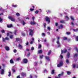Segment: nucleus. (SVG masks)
Here are the masks:
<instances>
[{
    "label": "nucleus",
    "instance_id": "37",
    "mask_svg": "<svg viewBox=\"0 0 78 78\" xmlns=\"http://www.w3.org/2000/svg\"><path fill=\"white\" fill-rule=\"evenodd\" d=\"M66 34H68V35H69V34H70V32H66Z\"/></svg>",
    "mask_w": 78,
    "mask_h": 78
},
{
    "label": "nucleus",
    "instance_id": "52",
    "mask_svg": "<svg viewBox=\"0 0 78 78\" xmlns=\"http://www.w3.org/2000/svg\"><path fill=\"white\" fill-rule=\"evenodd\" d=\"M66 19H67V20H69V17L67 16H66Z\"/></svg>",
    "mask_w": 78,
    "mask_h": 78
},
{
    "label": "nucleus",
    "instance_id": "27",
    "mask_svg": "<svg viewBox=\"0 0 78 78\" xmlns=\"http://www.w3.org/2000/svg\"><path fill=\"white\" fill-rule=\"evenodd\" d=\"M66 62L67 64H69V60H68V59H66Z\"/></svg>",
    "mask_w": 78,
    "mask_h": 78
},
{
    "label": "nucleus",
    "instance_id": "38",
    "mask_svg": "<svg viewBox=\"0 0 78 78\" xmlns=\"http://www.w3.org/2000/svg\"><path fill=\"white\" fill-rule=\"evenodd\" d=\"M60 22L62 23H64V20H60Z\"/></svg>",
    "mask_w": 78,
    "mask_h": 78
},
{
    "label": "nucleus",
    "instance_id": "5",
    "mask_svg": "<svg viewBox=\"0 0 78 78\" xmlns=\"http://www.w3.org/2000/svg\"><path fill=\"white\" fill-rule=\"evenodd\" d=\"M8 18L10 20H11V21H12V22H14V21H15V19L14 17H12L11 16H9L8 17Z\"/></svg>",
    "mask_w": 78,
    "mask_h": 78
},
{
    "label": "nucleus",
    "instance_id": "35",
    "mask_svg": "<svg viewBox=\"0 0 78 78\" xmlns=\"http://www.w3.org/2000/svg\"><path fill=\"white\" fill-rule=\"evenodd\" d=\"M41 47H42L41 44H40L38 46V48H41Z\"/></svg>",
    "mask_w": 78,
    "mask_h": 78
},
{
    "label": "nucleus",
    "instance_id": "21",
    "mask_svg": "<svg viewBox=\"0 0 78 78\" xmlns=\"http://www.w3.org/2000/svg\"><path fill=\"white\" fill-rule=\"evenodd\" d=\"M63 40H67V37H64L63 38Z\"/></svg>",
    "mask_w": 78,
    "mask_h": 78
},
{
    "label": "nucleus",
    "instance_id": "4",
    "mask_svg": "<svg viewBox=\"0 0 78 78\" xmlns=\"http://www.w3.org/2000/svg\"><path fill=\"white\" fill-rule=\"evenodd\" d=\"M63 65V62L62 61H61L59 62V63L57 65V67H61V66H62Z\"/></svg>",
    "mask_w": 78,
    "mask_h": 78
},
{
    "label": "nucleus",
    "instance_id": "26",
    "mask_svg": "<svg viewBox=\"0 0 78 78\" xmlns=\"http://www.w3.org/2000/svg\"><path fill=\"white\" fill-rule=\"evenodd\" d=\"M11 71H9V75H8V76H11Z\"/></svg>",
    "mask_w": 78,
    "mask_h": 78
},
{
    "label": "nucleus",
    "instance_id": "64",
    "mask_svg": "<svg viewBox=\"0 0 78 78\" xmlns=\"http://www.w3.org/2000/svg\"><path fill=\"white\" fill-rule=\"evenodd\" d=\"M76 39L77 41H78V37H76Z\"/></svg>",
    "mask_w": 78,
    "mask_h": 78
},
{
    "label": "nucleus",
    "instance_id": "17",
    "mask_svg": "<svg viewBox=\"0 0 78 78\" xmlns=\"http://www.w3.org/2000/svg\"><path fill=\"white\" fill-rule=\"evenodd\" d=\"M9 34H12V32H9V33H7V36H9Z\"/></svg>",
    "mask_w": 78,
    "mask_h": 78
},
{
    "label": "nucleus",
    "instance_id": "19",
    "mask_svg": "<svg viewBox=\"0 0 78 78\" xmlns=\"http://www.w3.org/2000/svg\"><path fill=\"white\" fill-rule=\"evenodd\" d=\"M19 47L20 48V49H21V48H22V46L20 44H19Z\"/></svg>",
    "mask_w": 78,
    "mask_h": 78
},
{
    "label": "nucleus",
    "instance_id": "7",
    "mask_svg": "<svg viewBox=\"0 0 78 78\" xmlns=\"http://www.w3.org/2000/svg\"><path fill=\"white\" fill-rule=\"evenodd\" d=\"M45 58L46 60L48 61H50V57L47 56H45Z\"/></svg>",
    "mask_w": 78,
    "mask_h": 78
},
{
    "label": "nucleus",
    "instance_id": "48",
    "mask_svg": "<svg viewBox=\"0 0 78 78\" xmlns=\"http://www.w3.org/2000/svg\"><path fill=\"white\" fill-rule=\"evenodd\" d=\"M37 62H35L34 63V66H37Z\"/></svg>",
    "mask_w": 78,
    "mask_h": 78
},
{
    "label": "nucleus",
    "instance_id": "30",
    "mask_svg": "<svg viewBox=\"0 0 78 78\" xmlns=\"http://www.w3.org/2000/svg\"><path fill=\"white\" fill-rule=\"evenodd\" d=\"M4 73V70L3 69H2L1 71V74H3Z\"/></svg>",
    "mask_w": 78,
    "mask_h": 78
},
{
    "label": "nucleus",
    "instance_id": "16",
    "mask_svg": "<svg viewBox=\"0 0 78 78\" xmlns=\"http://www.w3.org/2000/svg\"><path fill=\"white\" fill-rule=\"evenodd\" d=\"M20 41V39L19 38H16V41L18 42V41Z\"/></svg>",
    "mask_w": 78,
    "mask_h": 78
},
{
    "label": "nucleus",
    "instance_id": "18",
    "mask_svg": "<svg viewBox=\"0 0 78 78\" xmlns=\"http://www.w3.org/2000/svg\"><path fill=\"white\" fill-rule=\"evenodd\" d=\"M51 51L50 50L49 51H48V55H50L51 54Z\"/></svg>",
    "mask_w": 78,
    "mask_h": 78
},
{
    "label": "nucleus",
    "instance_id": "22",
    "mask_svg": "<svg viewBox=\"0 0 78 78\" xmlns=\"http://www.w3.org/2000/svg\"><path fill=\"white\" fill-rule=\"evenodd\" d=\"M54 73H55V70L53 69L51 71V74H54Z\"/></svg>",
    "mask_w": 78,
    "mask_h": 78
},
{
    "label": "nucleus",
    "instance_id": "63",
    "mask_svg": "<svg viewBox=\"0 0 78 78\" xmlns=\"http://www.w3.org/2000/svg\"><path fill=\"white\" fill-rule=\"evenodd\" d=\"M3 42H5V39L3 38Z\"/></svg>",
    "mask_w": 78,
    "mask_h": 78
},
{
    "label": "nucleus",
    "instance_id": "13",
    "mask_svg": "<svg viewBox=\"0 0 78 78\" xmlns=\"http://www.w3.org/2000/svg\"><path fill=\"white\" fill-rule=\"evenodd\" d=\"M38 53H40V54H41L42 53V50H40L38 51Z\"/></svg>",
    "mask_w": 78,
    "mask_h": 78
},
{
    "label": "nucleus",
    "instance_id": "41",
    "mask_svg": "<svg viewBox=\"0 0 78 78\" xmlns=\"http://www.w3.org/2000/svg\"><path fill=\"white\" fill-rule=\"evenodd\" d=\"M73 30L75 31V32H76V31H78V29H77L76 30L74 29Z\"/></svg>",
    "mask_w": 78,
    "mask_h": 78
},
{
    "label": "nucleus",
    "instance_id": "59",
    "mask_svg": "<svg viewBox=\"0 0 78 78\" xmlns=\"http://www.w3.org/2000/svg\"><path fill=\"white\" fill-rule=\"evenodd\" d=\"M17 51V50L16 49H14V51H13V52L14 53H16Z\"/></svg>",
    "mask_w": 78,
    "mask_h": 78
},
{
    "label": "nucleus",
    "instance_id": "53",
    "mask_svg": "<svg viewBox=\"0 0 78 78\" xmlns=\"http://www.w3.org/2000/svg\"><path fill=\"white\" fill-rule=\"evenodd\" d=\"M67 52V49H65L64 51V53H66Z\"/></svg>",
    "mask_w": 78,
    "mask_h": 78
},
{
    "label": "nucleus",
    "instance_id": "34",
    "mask_svg": "<svg viewBox=\"0 0 78 78\" xmlns=\"http://www.w3.org/2000/svg\"><path fill=\"white\" fill-rule=\"evenodd\" d=\"M39 12V11L38 10H36V11L35 12V13L36 14H38Z\"/></svg>",
    "mask_w": 78,
    "mask_h": 78
},
{
    "label": "nucleus",
    "instance_id": "39",
    "mask_svg": "<svg viewBox=\"0 0 78 78\" xmlns=\"http://www.w3.org/2000/svg\"><path fill=\"white\" fill-rule=\"evenodd\" d=\"M47 70L46 69H45L44 71H43V73H47Z\"/></svg>",
    "mask_w": 78,
    "mask_h": 78
},
{
    "label": "nucleus",
    "instance_id": "61",
    "mask_svg": "<svg viewBox=\"0 0 78 78\" xmlns=\"http://www.w3.org/2000/svg\"><path fill=\"white\" fill-rule=\"evenodd\" d=\"M60 57H61V59H62V58H63V56H62V55H60Z\"/></svg>",
    "mask_w": 78,
    "mask_h": 78
},
{
    "label": "nucleus",
    "instance_id": "8",
    "mask_svg": "<svg viewBox=\"0 0 78 78\" xmlns=\"http://www.w3.org/2000/svg\"><path fill=\"white\" fill-rule=\"evenodd\" d=\"M61 29H62L63 28H64V27L63 26V25L62 24H61L60 26H58V29H61Z\"/></svg>",
    "mask_w": 78,
    "mask_h": 78
},
{
    "label": "nucleus",
    "instance_id": "49",
    "mask_svg": "<svg viewBox=\"0 0 78 78\" xmlns=\"http://www.w3.org/2000/svg\"><path fill=\"white\" fill-rule=\"evenodd\" d=\"M47 12L48 13H50V12H51V11L50 10H48Z\"/></svg>",
    "mask_w": 78,
    "mask_h": 78
},
{
    "label": "nucleus",
    "instance_id": "9",
    "mask_svg": "<svg viewBox=\"0 0 78 78\" xmlns=\"http://www.w3.org/2000/svg\"><path fill=\"white\" fill-rule=\"evenodd\" d=\"M3 13L0 14V22H1L3 20V19H2L1 18V17H0V16H1V15H3Z\"/></svg>",
    "mask_w": 78,
    "mask_h": 78
},
{
    "label": "nucleus",
    "instance_id": "54",
    "mask_svg": "<svg viewBox=\"0 0 78 78\" xmlns=\"http://www.w3.org/2000/svg\"><path fill=\"white\" fill-rule=\"evenodd\" d=\"M32 20H33V21H34V17L33 16L32 17Z\"/></svg>",
    "mask_w": 78,
    "mask_h": 78
},
{
    "label": "nucleus",
    "instance_id": "55",
    "mask_svg": "<svg viewBox=\"0 0 78 78\" xmlns=\"http://www.w3.org/2000/svg\"><path fill=\"white\" fill-rule=\"evenodd\" d=\"M61 44H58V47H61Z\"/></svg>",
    "mask_w": 78,
    "mask_h": 78
},
{
    "label": "nucleus",
    "instance_id": "44",
    "mask_svg": "<svg viewBox=\"0 0 78 78\" xmlns=\"http://www.w3.org/2000/svg\"><path fill=\"white\" fill-rule=\"evenodd\" d=\"M78 54H76L74 55V57H76L77 56H78Z\"/></svg>",
    "mask_w": 78,
    "mask_h": 78
},
{
    "label": "nucleus",
    "instance_id": "14",
    "mask_svg": "<svg viewBox=\"0 0 78 78\" xmlns=\"http://www.w3.org/2000/svg\"><path fill=\"white\" fill-rule=\"evenodd\" d=\"M8 28H11V27H12V24H10L9 25H7Z\"/></svg>",
    "mask_w": 78,
    "mask_h": 78
},
{
    "label": "nucleus",
    "instance_id": "62",
    "mask_svg": "<svg viewBox=\"0 0 78 78\" xmlns=\"http://www.w3.org/2000/svg\"><path fill=\"white\" fill-rule=\"evenodd\" d=\"M48 30H49V31H50V29H51L50 27H48Z\"/></svg>",
    "mask_w": 78,
    "mask_h": 78
},
{
    "label": "nucleus",
    "instance_id": "51",
    "mask_svg": "<svg viewBox=\"0 0 78 78\" xmlns=\"http://www.w3.org/2000/svg\"><path fill=\"white\" fill-rule=\"evenodd\" d=\"M30 53L29 52L27 54V56H30Z\"/></svg>",
    "mask_w": 78,
    "mask_h": 78
},
{
    "label": "nucleus",
    "instance_id": "25",
    "mask_svg": "<svg viewBox=\"0 0 78 78\" xmlns=\"http://www.w3.org/2000/svg\"><path fill=\"white\" fill-rule=\"evenodd\" d=\"M12 6H13V7H14V8H16V7H17V5H12Z\"/></svg>",
    "mask_w": 78,
    "mask_h": 78
},
{
    "label": "nucleus",
    "instance_id": "11",
    "mask_svg": "<svg viewBox=\"0 0 78 78\" xmlns=\"http://www.w3.org/2000/svg\"><path fill=\"white\" fill-rule=\"evenodd\" d=\"M31 25H35V24H36V23L34 21H33V22H31L30 23Z\"/></svg>",
    "mask_w": 78,
    "mask_h": 78
},
{
    "label": "nucleus",
    "instance_id": "10",
    "mask_svg": "<svg viewBox=\"0 0 78 78\" xmlns=\"http://www.w3.org/2000/svg\"><path fill=\"white\" fill-rule=\"evenodd\" d=\"M5 49L7 51H8V50H9V47L8 46H6L5 47Z\"/></svg>",
    "mask_w": 78,
    "mask_h": 78
},
{
    "label": "nucleus",
    "instance_id": "29",
    "mask_svg": "<svg viewBox=\"0 0 78 78\" xmlns=\"http://www.w3.org/2000/svg\"><path fill=\"white\" fill-rule=\"evenodd\" d=\"M43 25H44V28H45V27H46V25H47L46 24V23H43Z\"/></svg>",
    "mask_w": 78,
    "mask_h": 78
},
{
    "label": "nucleus",
    "instance_id": "43",
    "mask_svg": "<svg viewBox=\"0 0 78 78\" xmlns=\"http://www.w3.org/2000/svg\"><path fill=\"white\" fill-rule=\"evenodd\" d=\"M57 44L58 45V44H59V40H58L57 41Z\"/></svg>",
    "mask_w": 78,
    "mask_h": 78
},
{
    "label": "nucleus",
    "instance_id": "46",
    "mask_svg": "<svg viewBox=\"0 0 78 78\" xmlns=\"http://www.w3.org/2000/svg\"><path fill=\"white\" fill-rule=\"evenodd\" d=\"M29 44L28 41H27V43H26V45H28Z\"/></svg>",
    "mask_w": 78,
    "mask_h": 78
},
{
    "label": "nucleus",
    "instance_id": "33",
    "mask_svg": "<svg viewBox=\"0 0 78 78\" xmlns=\"http://www.w3.org/2000/svg\"><path fill=\"white\" fill-rule=\"evenodd\" d=\"M17 32V30H15L14 32V34L15 35H16V33Z\"/></svg>",
    "mask_w": 78,
    "mask_h": 78
},
{
    "label": "nucleus",
    "instance_id": "60",
    "mask_svg": "<svg viewBox=\"0 0 78 78\" xmlns=\"http://www.w3.org/2000/svg\"><path fill=\"white\" fill-rule=\"evenodd\" d=\"M71 24L72 25H73V26L74 25V23H73V22H71Z\"/></svg>",
    "mask_w": 78,
    "mask_h": 78
},
{
    "label": "nucleus",
    "instance_id": "31",
    "mask_svg": "<svg viewBox=\"0 0 78 78\" xmlns=\"http://www.w3.org/2000/svg\"><path fill=\"white\" fill-rule=\"evenodd\" d=\"M41 35L42 36H45V34L44 33H42Z\"/></svg>",
    "mask_w": 78,
    "mask_h": 78
},
{
    "label": "nucleus",
    "instance_id": "56",
    "mask_svg": "<svg viewBox=\"0 0 78 78\" xmlns=\"http://www.w3.org/2000/svg\"><path fill=\"white\" fill-rule=\"evenodd\" d=\"M34 47H32V48H31V50H34Z\"/></svg>",
    "mask_w": 78,
    "mask_h": 78
},
{
    "label": "nucleus",
    "instance_id": "57",
    "mask_svg": "<svg viewBox=\"0 0 78 78\" xmlns=\"http://www.w3.org/2000/svg\"><path fill=\"white\" fill-rule=\"evenodd\" d=\"M16 78H20V76L19 75L17 76Z\"/></svg>",
    "mask_w": 78,
    "mask_h": 78
},
{
    "label": "nucleus",
    "instance_id": "24",
    "mask_svg": "<svg viewBox=\"0 0 78 78\" xmlns=\"http://www.w3.org/2000/svg\"><path fill=\"white\" fill-rule=\"evenodd\" d=\"M67 58H69V57H70V53H67Z\"/></svg>",
    "mask_w": 78,
    "mask_h": 78
},
{
    "label": "nucleus",
    "instance_id": "32",
    "mask_svg": "<svg viewBox=\"0 0 78 78\" xmlns=\"http://www.w3.org/2000/svg\"><path fill=\"white\" fill-rule=\"evenodd\" d=\"M16 15L17 16H20V14L19 13H16Z\"/></svg>",
    "mask_w": 78,
    "mask_h": 78
},
{
    "label": "nucleus",
    "instance_id": "2",
    "mask_svg": "<svg viewBox=\"0 0 78 78\" xmlns=\"http://www.w3.org/2000/svg\"><path fill=\"white\" fill-rule=\"evenodd\" d=\"M28 62V60L27 59L24 58L21 62L22 64H26Z\"/></svg>",
    "mask_w": 78,
    "mask_h": 78
},
{
    "label": "nucleus",
    "instance_id": "45",
    "mask_svg": "<svg viewBox=\"0 0 78 78\" xmlns=\"http://www.w3.org/2000/svg\"><path fill=\"white\" fill-rule=\"evenodd\" d=\"M40 58H41V59H42V58H43V55H40Z\"/></svg>",
    "mask_w": 78,
    "mask_h": 78
},
{
    "label": "nucleus",
    "instance_id": "12",
    "mask_svg": "<svg viewBox=\"0 0 78 78\" xmlns=\"http://www.w3.org/2000/svg\"><path fill=\"white\" fill-rule=\"evenodd\" d=\"M10 62L11 63V64H13V63H14V61H13L12 59H11L10 60Z\"/></svg>",
    "mask_w": 78,
    "mask_h": 78
},
{
    "label": "nucleus",
    "instance_id": "58",
    "mask_svg": "<svg viewBox=\"0 0 78 78\" xmlns=\"http://www.w3.org/2000/svg\"><path fill=\"white\" fill-rule=\"evenodd\" d=\"M5 39H6V40H9V38L8 37H6L5 38Z\"/></svg>",
    "mask_w": 78,
    "mask_h": 78
},
{
    "label": "nucleus",
    "instance_id": "1",
    "mask_svg": "<svg viewBox=\"0 0 78 78\" xmlns=\"http://www.w3.org/2000/svg\"><path fill=\"white\" fill-rule=\"evenodd\" d=\"M29 34L30 36H33V33H34V30H32L31 29H30L29 31Z\"/></svg>",
    "mask_w": 78,
    "mask_h": 78
},
{
    "label": "nucleus",
    "instance_id": "23",
    "mask_svg": "<svg viewBox=\"0 0 78 78\" xmlns=\"http://www.w3.org/2000/svg\"><path fill=\"white\" fill-rule=\"evenodd\" d=\"M21 59H20V58L19 57V58H18L16 59V61H20V60Z\"/></svg>",
    "mask_w": 78,
    "mask_h": 78
},
{
    "label": "nucleus",
    "instance_id": "6",
    "mask_svg": "<svg viewBox=\"0 0 78 78\" xmlns=\"http://www.w3.org/2000/svg\"><path fill=\"white\" fill-rule=\"evenodd\" d=\"M45 20L46 22H48V23H50V18L48 17H46L45 18Z\"/></svg>",
    "mask_w": 78,
    "mask_h": 78
},
{
    "label": "nucleus",
    "instance_id": "15",
    "mask_svg": "<svg viewBox=\"0 0 78 78\" xmlns=\"http://www.w3.org/2000/svg\"><path fill=\"white\" fill-rule=\"evenodd\" d=\"M21 23L23 25H25V24H26L25 23V22H24V20H22V21Z\"/></svg>",
    "mask_w": 78,
    "mask_h": 78
},
{
    "label": "nucleus",
    "instance_id": "40",
    "mask_svg": "<svg viewBox=\"0 0 78 78\" xmlns=\"http://www.w3.org/2000/svg\"><path fill=\"white\" fill-rule=\"evenodd\" d=\"M34 9L30 8V11H34Z\"/></svg>",
    "mask_w": 78,
    "mask_h": 78
},
{
    "label": "nucleus",
    "instance_id": "20",
    "mask_svg": "<svg viewBox=\"0 0 78 78\" xmlns=\"http://www.w3.org/2000/svg\"><path fill=\"white\" fill-rule=\"evenodd\" d=\"M21 76H25L26 75V74H25V73H21Z\"/></svg>",
    "mask_w": 78,
    "mask_h": 78
},
{
    "label": "nucleus",
    "instance_id": "47",
    "mask_svg": "<svg viewBox=\"0 0 78 78\" xmlns=\"http://www.w3.org/2000/svg\"><path fill=\"white\" fill-rule=\"evenodd\" d=\"M1 31L2 33H5V30H2Z\"/></svg>",
    "mask_w": 78,
    "mask_h": 78
},
{
    "label": "nucleus",
    "instance_id": "3",
    "mask_svg": "<svg viewBox=\"0 0 78 78\" xmlns=\"http://www.w3.org/2000/svg\"><path fill=\"white\" fill-rule=\"evenodd\" d=\"M64 75V72H62L61 74H59L58 75V76H55V78H61V76H62Z\"/></svg>",
    "mask_w": 78,
    "mask_h": 78
},
{
    "label": "nucleus",
    "instance_id": "28",
    "mask_svg": "<svg viewBox=\"0 0 78 78\" xmlns=\"http://www.w3.org/2000/svg\"><path fill=\"white\" fill-rule=\"evenodd\" d=\"M67 73L68 75H70V74H71V72H70L67 71Z\"/></svg>",
    "mask_w": 78,
    "mask_h": 78
},
{
    "label": "nucleus",
    "instance_id": "50",
    "mask_svg": "<svg viewBox=\"0 0 78 78\" xmlns=\"http://www.w3.org/2000/svg\"><path fill=\"white\" fill-rule=\"evenodd\" d=\"M73 68H75V64H73Z\"/></svg>",
    "mask_w": 78,
    "mask_h": 78
},
{
    "label": "nucleus",
    "instance_id": "42",
    "mask_svg": "<svg viewBox=\"0 0 78 78\" xmlns=\"http://www.w3.org/2000/svg\"><path fill=\"white\" fill-rule=\"evenodd\" d=\"M71 20H74V18H73V17L71 16Z\"/></svg>",
    "mask_w": 78,
    "mask_h": 78
},
{
    "label": "nucleus",
    "instance_id": "36",
    "mask_svg": "<svg viewBox=\"0 0 78 78\" xmlns=\"http://www.w3.org/2000/svg\"><path fill=\"white\" fill-rule=\"evenodd\" d=\"M10 39H13V35H10Z\"/></svg>",
    "mask_w": 78,
    "mask_h": 78
}]
</instances>
